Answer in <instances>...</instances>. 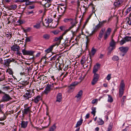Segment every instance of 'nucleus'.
<instances>
[{"instance_id":"nucleus-64","label":"nucleus","mask_w":131,"mask_h":131,"mask_svg":"<svg viewBox=\"0 0 131 131\" xmlns=\"http://www.w3.org/2000/svg\"><path fill=\"white\" fill-rule=\"evenodd\" d=\"M31 37H27L25 40L26 42H30V38Z\"/></svg>"},{"instance_id":"nucleus-55","label":"nucleus","mask_w":131,"mask_h":131,"mask_svg":"<svg viewBox=\"0 0 131 131\" xmlns=\"http://www.w3.org/2000/svg\"><path fill=\"white\" fill-rule=\"evenodd\" d=\"M46 77L45 76L43 75H40L39 78H40V80H44V79L45 80V78Z\"/></svg>"},{"instance_id":"nucleus-3","label":"nucleus","mask_w":131,"mask_h":131,"mask_svg":"<svg viewBox=\"0 0 131 131\" xmlns=\"http://www.w3.org/2000/svg\"><path fill=\"white\" fill-rule=\"evenodd\" d=\"M54 83H53L49 84H48L45 87V90L44 91L45 94H47L50 91L53 90L54 88Z\"/></svg>"},{"instance_id":"nucleus-10","label":"nucleus","mask_w":131,"mask_h":131,"mask_svg":"<svg viewBox=\"0 0 131 131\" xmlns=\"http://www.w3.org/2000/svg\"><path fill=\"white\" fill-rule=\"evenodd\" d=\"M111 31V29L110 28H108L105 32L104 35V39L105 40H106L110 36Z\"/></svg>"},{"instance_id":"nucleus-1","label":"nucleus","mask_w":131,"mask_h":131,"mask_svg":"<svg viewBox=\"0 0 131 131\" xmlns=\"http://www.w3.org/2000/svg\"><path fill=\"white\" fill-rule=\"evenodd\" d=\"M63 21L65 23H67L69 21H70V24L71 25L70 26L68 29L65 30L64 33V34H65L66 32H67L74 26H75L76 24L78 23V22L77 21L76 19H72L71 18H67L64 19Z\"/></svg>"},{"instance_id":"nucleus-20","label":"nucleus","mask_w":131,"mask_h":131,"mask_svg":"<svg viewBox=\"0 0 131 131\" xmlns=\"http://www.w3.org/2000/svg\"><path fill=\"white\" fill-rule=\"evenodd\" d=\"M30 107H28L27 108L24 109L23 111V114H27L30 111Z\"/></svg>"},{"instance_id":"nucleus-21","label":"nucleus","mask_w":131,"mask_h":131,"mask_svg":"<svg viewBox=\"0 0 131 131\" xmlns=\"http://www.w3.org/2000/svg\"><path fill=\"white\" fill-rule=\"evenodd\" d=\"M64 31L62 34V35L59 37H56L55 39V40L56 41H61V40L63 38V36L65 35L67 32H66L65 34H64Z\"/></svg>"},{"instance_id":"nucleus-14","label":"nucleus","mask_w":131,"mask_h":131,"mask_svg":"<svg viewBox=\"0 0 131 131\" xmlns=\"http://www.w3.org/2000/svg\"><path fill=\"white\" fill-rule=\"evenodd\" d=\"M105 30V28H102L100 31L99 35V37L98 38V39L99 40H101V39L104 33Z\"/></svg>"},{"instance_id":"nucleus-47","label":"nucleus","mask_w":131,"mask_h":131,"mask_svg":"<svg viewBox=\"0 0 131 131\" xmlns=\"http://www.w3.org/2000/svg\"><path fill=\"white\" fill-rule=\"evenodd\" d=\"M131 11V10L130 9V8H127L124 13L125 16L127 15Z\"/></svg>"},{"instance_id":"nucleus-43","label":"nucleus","mask_w":131,"mask_h":131,"mask_svg":"<svg viewBox=\"0 0 131 131\" xmlns=\"http://www.w3.org/2000/svg\"><path fill=\"white\" fill-rule=\"evenodd\" d=\"M112 59L114 61H117L119 60V58L117 56H114L113 57Z\"/></svg>"},{"instance_id":"nucleus-2","label":"nucleus","mask_w":131,"mask_h":131,"mask_svg":"<svg viewBox=\"0 0 131 131\" xmlns=\"http://www.w3.org/2000/svg\"><path fill=\"white\" fill-rule=\"evenodd\" d=\"M27 92H26L25 94L23 96L26 100H29V98L34 96L35 94V93L33 90H27Z\"/></svg>"},{"instance_id":"nucleus-23","label":"nucleus","mask_w":131,"mask_h":131,"mask_svg":"<svg viewBox=\"0 0 131 131\" xmlns=\"http://www.w3.org/2000/svg\"><path fill=\"white\" fill-rule=\"evenodd\" d=\"M124 89H119L118 96L119 97H121L123 95Z\"/></svg>"},{"instance_id":"nucleus-50","label":"nucleus","mask_w":131,"mask_h":131,"mask_svg":"<svg viewBox=\"0 0 131 131\" xmlns=\"http://www.w3.org/2000/svg\"><path fill=\"white\" fill-rule=\"evenodd\" d=\"M61 42L60 41H57V42H56L54 44L52 45V46H53V47L54 46H58L59 45V44H60V43Z\"/></svg>"},{"instance_id":"nucleus-51","label":"nucleus","mask_w":131,"mask_h":131,"mask_svg":"<svg viewBox=\"0 0 131 131\" xmlns=\"http://www.w3.org/2000/svg\"><path fill=\"white\" fill-rule=\"evenodd\" d=\"M25 2H26L25 4L26 5L31 4L32 3L34 2H30L29 1H26Z\"/></svg>"},{"instance_id":"nucleus-8","label":"nucleus","mask_w":131,"mask_h":131,"mask_svg":"<svg viewBox=\"0 0 131 131\" xmlns=\"http://www.w3.org/2000/svg\"><path fill=\"white\" fill-rule=\"evenodd\" d=\"M22 52L24 55H30L31 56H33L34 52L32 51H27L25 49L22 50Z\"/></svg>"},{"instance_id":"nucleus-32","label":"nucleus","mask_w":131,"mask_h":131,"mask_svg":"<svg viewBox=\"0 0 131 131\" xmlns=\"http://www.w3.org/2000/svg\"><path fill=\"white\" fill-rule=\"evenodd\" d=\"M56 127L55 124H54L49 129V131H54L56 129Z\"/></svg>"},{"instance_id":"nucleus-24","label":"nucleus","mask_w":131,"mask_h":131,"mask_svg":"<svg viewBox=\"0 0 131 131\" xmlns=\"http://www.w3.org/2000/svg\"><path fill=\"white\" fill-rule=\"evenodd\" d=\"M48 58L46 56L43 57L41 59L40 61V62H42V61H43L44 63L45 64H47V60Z\"/></svg>"},{"instance_id":"nucleus-22","label":"nucleus","mask_w":131,"mask_h":131,"mask_svg":"<svg viewBox=\"0 0 131 131\" xmlns=\"http://www.w3.org/2000/svg\"><path fill=\"white\" fill-rule=\"evenodd\" d=\"M43 38L45 40H49L50 37V35L48 34H44L43 36Z\"/></svg>"},{"instance_id":"nucleus-56","label":"nucleus","mask_w":131,"mask_h":131,"mask_svg":"<svg viewBox=\"0 0 131 131\" xmlns=\"http://www.w3.org/2000/svg\"><path fill=\"white\" fill-rule=\"evenodd\" d=\"M112 127V125L110 124L108 128V130L107 131H110L111 130Z\"/></svg>"},{"instance_id":"nucleus-54","label":"nucleus","mask_w":131,"mask_h":131,"mask_svg":"<svg viewBox=\"0 0 131 131\" xmlns=\"http://www.w3.org/2000/svg\"><path fill=\"white\" fill-rule=\"evenodd\" d=\"M6 36L7 37H8L9 38H10L12 37V34H10L9 32H8L7 34H6Z\"/></svg>"},{"instance_id":"nucleus-31","label":"nucleus","mask_w":131,"mask_h":131,"mask_svg":"<svg viewBox=\"0 0 131 131\" xmlns=\"http://www.w3.org/2000/svg\"><path fill=\"white\" fill-rule=\"evenodd\" d=\"M60 19V17L58 18V19L57 20V21L58 22V23H57V24H56L55 25H53L54 24L53 22L52 24V25H51L50 26V27H51L52 28H54L56 27L58 25V23L59 22V20Z\"/></svg>"},{"instance_id":"nucleus-53","label":"nucleus","mask_w":131,"mask_h":131,"mask_svg":"<svg viewBox=\"0 0 131 131\" xmlns=\"http://www.w3.org/2000/svg\"><path fill=\"white\" fill-rule=\"evenodd\" d=\"M58 56L57 55H56L54 56L50 59V60L51 61H52L53 60L54 61L55 59H56V58H57Z\"/></svg>"},{"instance_id":"nucleus-44","label":"nucleus","mask_w":131,"mask_h":131,"mask_svg":"<svg viewBox=\"0 0 131 131\" xmlns=\"http://www.w3.org/2000/svg\"><path fill=\"white\" fill-rule=\"evenodd\" d=\"M126 97L125 96H123L121 100V101L122 104L123 105V106L124 103V100L126 99Z\"/></svg>"},{"instance_id":"nucleus-37","label":"nucleus","mask_w":131,"mask_h":131,"mask_svg":"<svg viewBox=\"0 0 131 131\" xmlns=\"http://www.w3.org/2000/svg\"><path fill=\"white\" fill-rule=\"evenodd\" d=\"M26 8V7L24 8H20V9L19 10V11H20V13H18L19 14H23Z\"/></svg>"},{"instance_id":"nucleus-12","label":"nucleus","mask_w":131,"mask_h":131,"mask_svg":"<svg viewBox=\"0 0 131 131\" xmlns=\"http://www.w3.org/2000/svg\"><path fill=\"white\" fill-rule=\"evenodd\" d=\"M42 100V97L40 95L37 96L35 97L34 99H32V101L36 104H37L40 100Z\"/></svg>"},{"instance_id":"nucleus-17","label":"nucleus","mask_w":131,"mask_h":131,"mask_svg":"<svg viewBox=\"0 0 131 131\" xmlns=\"http://www.w3.org/2000/svg\"><path fill=\"white\" fill-rule=\"evenodd\" d=\"M17 5H13L7 7L6 8L9 10H14L17 8Z\"/></svg>"},{"instance_id":"nucleus-30","label":"nucleus","mask_w":131,"mask_h":131,"mask_svg":"<svg viewBox=\"0 0 131 131\" xmlns=\"http://www.w3.org/2000/svg\"><path fill=\"white\" fill-rule=\"evenodd\" d=\"M53 48V46L52 45L45 50V51L47 53H48L52 51Z\"/></svg>"},{"instance_id":"nucleus-18","label":"nucleus","mask_w":131,"mask_h":131,"mask_svg":"<svg viewBox=\"0 0 131 131\" xmlns=\"http://www.w3.org/2000/svg\"><path fill=\"white\" fill-rule=\"evenodd\" d=\"M78 83V82H74L72 83L69 86L70 89H74L75 86L77 85Z\"/></svg>"},{"instance_id":"nucleus-60","label":"nucleus","mask_w":131,"mask_h":131,"mask_svg":"<svg viewBox=\"0 0 131 131\" xmlns=\"http://www.w3.org/2000/svg\"><path fill=\"white\" fill-rule=\"evenodd\" d=\"M111 78V74H109L106 77V79L108 81H109Z\"/></svg>"},{"instance_id":"nucleus-39","label":"nucleus","mask_w":131,"mask_h":131,"mask_svg":"<svg viewBox=\"0 0 131 131\" xmlns=\"http://www.w3.org/2000/svg\"><path fill=\"white\" fill-rule=\"evenodd\" d=\"M31 29V28L29 27H27L25 29H23L24 32L25 33L30 31Z\"/></svg>"},{"instance_id":"nucleus-13","label":"nucleus","mask_w":131,"mask_h":131,"mask_svg":"<svg viewBox=\"0 0 131 131\" xmlns=\"http://www.w3.org/2000/svg\"><path fill=\"white\" fill-rule=\"evenodd\" d=\"M100 65L99 64L96 63V65L94 66L93 68V73L94 74H97L96 72L100 68Z\"/></svg>"},{"instance_id":"nucleus-36","label":"nucleus","mask_w":131,"mask_h":131,"mask_svg":"<svg viewBox=\"0 0 131 131\" xmlns=\"http://www.w3.org/2000/svg\"><path fill=\"white\" fill-rule=\"evenodd\" d=\"M33 27L34 28L37 29H39L40 27V23L38 24H37L35 25H34Z\"/></svg>"},{"instance_id":"nucleus-49","label":"nucleus","mask_w":131,"mask_h":131,"mask_svg":"<svg viewBox=\"0 0 131 131\" xmlns=\"http://www.w3.org/2000/svg\"><path fill=\"white\" fill-rule=\"evenodd\" d=\"M51 5V4H50L49 3H47V2H46L44 4L43 6H44L45 7H49Z\"/></svg>"},{"instance_id":"nucleus-42","label":"nucleus","mask_w":131,"mask_h":131,"mask_svg":"<svg viewBox=\"0 0 131 131\" xmlns=\"http://www.w3.org/2000/svg\"><path fill=\"white\" fill-rule=\"evenodd\" d=\"M5 75L3 74L1 75V76L0 77V82L3 81L5 80Z\"/></svg>"},{"instance_id":"nucleus-52","label":"nucleus","mask_w":131,"mask_h":131,"mask_svg":"<svg viewBox=\"0 0 131 131\" xmlns=\"http://www.w3.org/2000/svg\"><path fill=\"white\" fill-rule=\"evenodd\" d=\"M85 38L87 39V41H86V45H87L88 44V43H89V42L90 41V37H89V36H86Z\"/></svg>"},{"instance_id":"nucleus-33","label":"nucleus","mask_w":131,"mask_h":131,"mask_svg":"<svg viewBox=\"0 0 131 131\" xmlns=\"http://www.w3.org/2000/svg\"><path fill=\"white\" fill-rule=\"evenodd\" d=\"M127 24L130 26L131 25V16H129L128 17H127Z\"/></svg>"},{"instance_id":"nucleus-25","label":"nucleus","mask_w":131,"mask_h":131,"mask_svg":"<svg viewBox=\"0 0 131 131\" xmlns=\"http://www.w3.org/2000/svg\"><path fill=\"white\" fill-rule=\"evenodd\" d=\"M83 92V91L82 90H80L78 92V94L75 96V97L80 98L82 95Z\"/></svg>"},{"instance_id":"nucleus-15","label":"nucleus","mask_w":131,"mask_h":131,"mask_svg":"<svg viewBox=\"0 0 131 131\" xmlns=\"http://www.w3.org/2000/svg\"><path fill=\"white\" fill-rule=\"evenodd\" d=\"M28 122L22 121L21 123V127L24 128H26L28 124Z\"/></svg>"},{"instance_id":"nucleus-19","label":"nucleus","mask_w":131,"mask_h":131,"mask_svg":"<svg viewBox=\"0 0 131 131\" xmlns=\"http://www.w3.org/2000/svg\"><path fill=\"white\" fill-rule=\"evenodd\" d=\"M83 121V119L82 118V116H81L80 120L77 122L75 127H77L80 126L82 124Z\"/></svg>"},{"instance_id":"nucleus-7","label":"nucleus","mask_w":131,"mask_h":131,"mask_svg":"<svg viewBox=\"0 0 131 131\" xmlns=\"http://www.w3.org/2000/svg\"><path fill=\"white\" fill-rule=\"evenodd\" d=\"M4 95L2 97V100L4 102H7L9 101L10 100L12 99V98H11L9 95L5 93L4 94Z\"/></svg>"},{"instance_id":"nucleus-38","label":"nucleus","mask_w":131,"mask_h":131,"mask_svg":"<svg viewBox=\"0 0 131 131\" xmlns=\"http://www.w3.org/2000/svg\"><path fill=\"white\" fill-rule=\"evenodd\" d=\"M48 20L49 19H48L47 18L46 19H45V24H46V25H44V24H43V25L44 26H47V27H50V26H49V23H49Z\"/></svg>"},{"instance_id":"nucleus-62","label":"nucleus","mask_w":131,"mask_h":131,"mask_svg":"<svg viewBox=\"0 0 131 131\" xmlns=\"http://www.w3.org/2000/svg\"><path fill=\"white\" fill-rule=\"evenodd\" d=\"M3 106L4 105L3 104H0V112H2Z\"/></svg>"},{"instance_id":"nucleus-34","label":"nucleus","mask_w":131,"mask_h":131,"mask_svg":"<svg viewBox=\"0 0 131 131\" xmlns=\"http://www.w3.org/2000/svg\"><path fill=\"white\" fill-rule=\"evenodd\" d=\"M92 111L91 112V113L94 116L95 115V114L96 112V108L95 107H93L92 108Z\"/></svg>"},{"instance_id":"nucleus-4","label":"nucleus","mask_w":131,"mask_h":131,"mask_svg":"<svg viewBox=\"0 0 131 131\" xmlns=\"http://www.w3.org/2000/svg\"><path fill=\"white\" fill-rule=\"evenodd\" d=\"M124 0H118L114 2V5L116 8H118L121 6L124 7Z\"/></svg>"},{"instance_id":"nucleus-40","label":"nucleus","mask_w":131,"mask_h":131,"mask_svg":"<svg viewBox=\"0 0 131 131\" xmlns=\"http://www.w3.org/2000/svg\"><path fill=\"white\" fill-rule=\"evenodd\" d=\"M91 56H90V57H88L86 58V61L87 63H89L90 62V64H91L92 63V61H91Z\"/></svg>"},{"instance_id":"nucleus-11","label":"nucleus","mask_w":131,"mask_h":131,"mask_svg":"<svg viewBox=\"0 0 131 131\" xmlns=\"http://www.w3.org/2000/svg\"><path fill=\"white\" fill-rule=\"evenodd\" d=\"M20 48L17 44H16L12 46L11 47V49L14 51H18L19 50Z\"/></svg>"},{"instance_id":"nucleus-28","label":"nucleus","mask_w":131,"mask_h":131,"mask_svg":"<svg viewBox=\"0 0 131 131\" xmlns=\"http://www.w3.org/2000/svg\"><path fill=\"white\" fill-rule=\"evenodd\" d=\"M86 58L84 56L82 57L80 62L82 65L86 61Z\"/></svg>"},{"instance_id":"nucleus-59","label":"nucleus","mask_w":131,"mask_h":131,"mask_svg":"<svg viewBox=\"0 0 131 131\" xmlns=\"http://www.w3.org/2000/svg\"><path fill=\"white\" fill-rule=\"evenodd\" d=\"M115 47L110 46L108 47V49L112 51L113 49H115Z\"/></svg>"},{"instance_id":"nucleus-63","label":"nucleus","mask_w":131,"mask_h":131,"mask_svg":"<svg viewBox=\"0 0 131 131\" xmlns=\"http://www.w3.org/2000/svg\"><path fill=\"white\" fill-rule=\"evenodd\" d=\"M16 2H25V0H15Z\"/></svg>"},{"instance_id":"nucleus-61","label":"nucleus","mask_w":131,"mask_h":131,"mask_svg":"<svg viewBox=\"0 0 131 131\" xmlns=\"http://www.w3.org/2000/svg\"><path fill=\"white\" fill-rule=\"evenodd\" d=\"M3 89H4L5 90H7L10 89V87L9 86H6L4 87L3 88Z\"/></svg>"},{"instance_id":"nucleus-26","label":"nucleus","mask_w":131,"mask_h":131,"mask_svg":"<svg viewBox=\"0 0 131 131\" xmlns=\"http://www.w3.org/2000/svg\"><path fill=\"white\" fill-rule=\"evenodd\" d=\"M125 85L124 81L123 80H122L120 84V88L119 89H125Z\"/></svg>"},{"instance_id":"nucleus-5","label":"nucleus","mask_w":131,"mask_h":131,"mask_svg":"<svg viewBox=\"0 0 131 131\" xmlns=\"http://www.w3.org/2000/svg\"><path fill=\"white\" fill-rule=\"evenodd\" d=\"M99 74H94L93 78L91 81V84L93 85L95 84L98 81L99 78Z\"/></svg>"},{"instance_id":"nucleus-29","label":"nucleus","mask_w":131,"mask_h":131,"mask_svg":"<svg viewBox=\"0 0 131 131\" xmlns=\"http://www.w3.org/2000/svg\"><path fill=\"white\" fill-rule=\"evenodd\" d=\"M96 52V50L93 47L92 48L91 53H90V56H93Z\"/></svg>"},{"instance_id":"nucleus-41","label":"nucleus","mask_w":131,"mask_h":131,"mask_svg":"<svg viewBox=\"0 0 131 131\" xmlns=\"http://www.w3.org/2000/svg\"><path fill=\"white\" fill-rule=\"evenodd\" d=\"M108 101L111 103L112 102L113 100L112 96L110 95H108Z\"/></svg>"},{"instance_id":"nucleus-57","label":"nucleus","mask_w":131,"mask_h":131,"mask_svg":"<svg viewBox=\"0 0 131 131\" xmlns=\"http://www.w3.org/2000/svg\"><path fill=\"white\" fill-rule=\"evenodd\" d=\"M59 31L58 30H56L52 31V33L54 34H57L59 32Z\"/></svg>"},{"instance_id":"nucleus-58","label":"nucleus","mask_w":131,"mask_h":131,"mask_svg":"<svg viewBox=\"0 0 131 131\" xmlns=\"http://www.w3.org/2000/svg\"><path fill=\"white\" fill-rule=\"evenodd\" d=\"M126 42H125V40H124V39H123L122 40L120 41V44L121 45H123V44L124 43H125Z\"/></svg>"},{"instance_id":"nucleus-45","label":"nucleus","mask_w":131,"mask_h":131,"mask_svg":"<svg viewBox=\"0 0 131 131\" xmlns=\"http://www.w3.org/2000/svg\"><path fill=\"white\" fill-rule=\"evenodd\" d=\"M28 82L27 81H25L22 82V83H20V85H23L24 86L28 84Z\"/></svg>"},{"instance_id":"nucleus-16","label":"nucleus","mask_w":131,"mask_h":131,"mask_svg":"<svg viewBox=\"0 0 131 131\" xmlns=\"http://www.w3.org/2000/svg\"><path fill=\"white\" fill-rule=\"evenodd\" d=\"M62 99V94L61 93H58L57 95V100L56 101V102H60L61 101Z\"/></svg>"},{"instance_id":"nucleus-27","label":"nucleus","mask_w":131,"mask_h":131,"mask_svg":"<svg viewBox=\"0 0 131 131\" xmlns=\"http://www.w3.org/2000/svg\"><path fill=\"white\" fill-rule=\"evenodd\" d=\"M113 37L112 38V39L110 43V46L115 47L116 45V42H115L114 40L113 39Z\"/></svg>"},{"instance_id":"nucleus-6","label":"nucleus","mask_w":131,"mask_h":131,"mask_svg":"<svg viewBox=\"0 0 131 131\" xmlns=\"http://www.w3.org/2000/svg\"><path fill=\"white\" fill-rule=\"evenodd\" d=\"M15 60L13 58L9 59L4 60V65L8 68L10 63L12 62H15Z\"/></svg>"},{"instance_id":"nucleus-46","label":"nucleus","mask_w":131,"mask_h":131,"mask_svg":"<svg viewBox=\"0 0 131 131\" xmlns=\"http://www.w3.org/2000/svg\"><path fill=\"white\" fill-rule=\"evenodd\" d=\"M101 27L100 25L99 24H98V25L95 26V28L94 29V30L95 31H96L97 30H98Z\"/></svg>"},{"instance_id":"nucleus-48","label":"nucleus","mask_w":131,"mask_h":131,"mask_svg":"<svg viewBox=\"0 0 131 131\" xmlns=\"http://www.w3.org/2000/svg\"><path fill=\"white\" fill-rule=\"evenodd\" d=\"M98 121L99 123V124L100 125H102L104 124V122L102 119L100 118H99V121Z\"/></svg>"},{"instance_id":"nucleus-9","label":"nucleus","mask_w":131,"mask_h":131,"mask_svg":"<svg viewBox=\"0 0 131 131\" xmlns=\"http://www.w3.org/2000/svg\"><path fill=\"white\" fill-rule=\"evenodd\" d=\"M119 49L123 53L122 56H124L125 55V53L127 52L129 48L128 47H122L119 48Z\"/></svg>"},{"instance_id":"nucleus-35","label":"nucleus","mask_w":131,"mask_h":131,"mask_svg":"<svg viewBox=\"0 0 131 131\" xmlns=\"http://www.w3.org/2000/svg\"><path fill=\"white\" fill-rule=\"evenodd\" d=\"M124 39L126 42L130 40L131 37L126 36L124 38Z\"/></svg>"}]
</instances>
